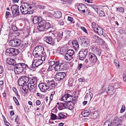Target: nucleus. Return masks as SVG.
<instances>
[{
    "label": "nucleus",
    "mask_w": 126,
    "mask_h": 126,
    "mask_svg": "<svg viewBox=\"0 0 126 126\" xmlns=\"http://www.w3.org/2000/svg\"><path fill=\"white\" fill-rule=\"evenodd\" d=\"M81 46L84 47H87L89 46V42L88 40L87 39H86L84 42L81 43Z\"/></svg>",
    "instance_id": "c756f323"
},
{
    "label": "nucleus",
    "mask_w": 126,
    "mask_h": 126,
    "mask_svg": "<svg viewBox=\"0 0 126 126\" xmlns=\"http://www.w3.org/2000/svg\"><path fill=\"white\" fill-rule=\"evenodd\" d=\"M93 52L96 55L100 56L101 54V51L100 49L94 47L93 48Z\"/></svg>",
    "instance_id": "aec40b11"
},
{
    "label": "nucleus",
    "mask_w": 126,
    "mask_h": 126,
    "mask_svg": "<svg viewBox=\"0 0 126 126\" xmlns=\"http://www.w3.org/2000/svg\"><path fill=\"white\" fill-rule=\"evenodd\" d=\"M67 19L68 21H70L71 23H74L75 22V21H73V18L72 17L68 16Z\"/></svg>",
    "instance_id": "3c124183"
},
{
    "label": "nucleus",
    "mask_w": 126,
    "mask_h": 126,
    "mask_svg": "<svg viewBox=\"0 0 126 126\" xmlns=\"http://www.w3.org/2000/svg\"><path fill=\"white\" fill-rule=\"evenodd\" d=\"M74 103L73 102L66 103V109L70 110H72L74 108Z\"/></svg>",
    "instance_id": "a878e982"
},
{
    "label": "nucleus",
    "mask_w": 126,
    "mask_h": 126,
    "mask_svg": "<svg viewBox=\"0 0 126 126\" xmlns=\"http://www.w3.org/2000/svg\"><path fill=\"white\" fill-rule=\"evenodd\" d=\"M37 85L31 84L30 86L29 90L31 92H34L37 89Z\"/></svg>",
    "instance_id": "393cba45"
},
{
    "label": "nucleus",
    "mask_w": 126,
    "mask_h": 126,
    "mask_svg": "<svg viewBox=\"0 0 126 126\" xmlns=\"http://www.w3.org/2000/svg\"><path fill=\"white\" fill-rule=\"evenodd\" d=\"M53 16L56 18H60L62 16V14L61 12L59 11H54L52 13Z\"/></svg>",
    "instance_id": "a211bd4d"
},
{
    "label": "nucleus",
    "mask_w": 126,
    "mask_h": 126,
    "mask_svg": "<svg viewBox=\"0 0 126 126\" xmlns=\"http://www.w3.org/2000/svg\"><path fill=\"white\" fill-rule=\"evenodd\" d=\"M91 6L93 8L96 12L97 13L98 11V8L96 6L94 5H91Z\"/></svg>",
    "instance_id": "864d4df0"
},
{
    "label": "nucleus",
    "mask_w": 126,
    "mask_h": 126,
    "mask_svg": "<svg viewBox=\"0 0 126 126\" xmlns=\"http://www.w3.org/2000/svg\"><path fill=\"white\" fill-rule=\"evenodd\" d=\"M66 103H61L59 105V106L58 107V109L60 110H62L66 109Z\"/></svg>",
    "instance_id": "473e14b6"
},
{
    "label": "nucleus",
    "mask_w": 126,
    "mask_h": 126,
    "mask_svg": "<svg viewBox=\"0 0 126 126\" xmlns=\"http://www.w3.org/2000/svg\"><path fill=\"white\" fill-rule=\"evenodd\" d=\"M117 9L118 12H120L122 14H123L125 11V9L122 7L118 8H117Z\"/></svg>",
    "instance_id": "37998d69"
},
{
    "label": "nucleus",
    "mask_w": 126,
    "mask_h": 126,
    "mask_svg": "<svg viewBox=\"0 0 126 126\" xmlns=\"http://www.w3.org/2000/svg\"><path fill=\"white\" fill-rule=\"evenodd\" d=\"M71 34V32L70 31H66L64 32L61 31L58 34L57 37L58 38L59 40L61 39L63 36L64 37L67 39L69 38Z\"/></svg>",
    "instance_id": "423d86ee"
},
{
    "label": "nucleus",
    "mask_w": 126,
    "mask_h": 126,
    "mask_svg": "<svg viewBox=\"0 0 126 126\" xmlns=\"http://www.w3.org/2000/svg\"><path fill=\"white\" fill-rule=\"evenodd\" d=\"M87 38L86 37H81L79 38L78 39V40L79 42L82 43L84 42Z\"/></svg>",
    "instance_id": "ea45409f"
},
{
    "label": "nucleus",
    "mask_w": 126,
    "mask_h": 126,
    "mask_svg": "<svg viewBox=\"0 0 126 126\" xmlns=\"http://www.w3.org/2000/svg\"><path fill=\"white\" fill-rule=\"evenodd\" d=\"M33 62L35 63L36 66L38 67L41 65L42 63V61L40 60L39 59L34 60Z\"/></svg>",
    "instance_id": "2f4dec72"
},
{
    "label": "nucleus",
    "mask_w": 126,
    "mask_h": 126,
    "mask_svg": "<svg viewBox=\"0 0 126 126\" xmlns=\"http://www.w3.org/2000/svg\"><path fill=\"white\" fill-rule=\"evenodd\" d=\"M24 7H26L27 10L29 8L30 9H31L32 8V7L29 4L26 2L23 3Z\"/></svg>",
    "instance_id": "49530a36"
},
{
    "label": "nucleus",
    "mask_w": 126,
    "mask_h": 126,
    "mask_svg": "<svg viewBox=\"0 0 126 126\" xmlns=\"http://www.w3.org/2000/svg\"><path fill=\"white\" fill-rule=\"evenodd\" d=\"M92 28L94 32L96 31V28L98 27V25L95 23L93 22L92 23Z\"/></svg>",
    "instance_id": "58836bf2"
},
{
    "label": "nucleus",
    "mask_w": 126,
    "mask_h": 126,
    "mask_svg": "<svg viewBox=\"0 0 126 126\" xmlns=\"http://www.w3.org/2000/svg\"><path fill=\"white\" fill-rule=\"evenodd\" d=\"M19 6L16 5H13L11 7L12 13L14 17H16L19 15Z\"/></svg>",
    "instance_id": "6e6552de"
},
{
    "label": "nucleus",
    "mask_w": 126,
    "mask_h": 126,
    "mask_svg": "<svg viewBox=\"0 0 126 126\" xmlns=\"http://www.w3.org/2000/svg\"><path fill=\"white\" fill-rule=\"evenodd\" d=\"M59 23L60 25L63 26L64 24V22L63 20H60L59 21Z\"/></svg>",
    "instance_id": "680f3d73"
},
{
    "label": "nucleus",
    "mask_w": 126,
    "mask_h": 126,
    "mask_svg": "<svg viewBox=\"0 0 126 126\" xmlns=\"http://www.w3.org/2000/svg\"><path fill=\"white\" fill-rule=\"evenodd\" d=\"M70 55L72 56V57H74L73 56L74 53V51L72 49H69L67 52Z\"/></svg>",
    "instance_id": "09e8293b"
},
{
    "label": "nucleus",
    "mask_w": 126,
    "mask_h": 126,
    "mask_svg": "<svg viewBox=\"0 0 126 126\" xmlns=\"http://www.w3.org/2000/svg\"><path fill=\"white\" fill-rule=\"evenodd\" d=\"M98 115V112L97 111H94L93 113V116L94 118H96L97 117Z\"/></svg>",
    "instance_id": "603ef678"
},
{
    "label": "nucleus",
    "mask_w": 126,
    "mask_h": 126,
    "mask_svg": "<svg viewBox=\"0 0 126 126\" xmlns=\"http://www.w3.org/2000/svg\"><path fill=\"white\" fill-rule=\"evenodd\" d=\"M83 113V115L84 117H87L88 116L90 115V112L87 111H84L82 113Z\"/></svg>",
    "instance_id": "8fccbe9b"
},
{
    "label": "nucleus",
    "mask_w": 126,
    "mask_h": 126,
    "mask_svg": "<svg viewBox=\"0 0 126 126\" xmlns=\"http://www.w3.org/2000/svg\"><path fill=\"white\" fill-rule=\"evenodd\" d=\"M20 9L21 12L23 14H27L28 13L26 7H24V5H21L20 7Z\"/></svg>",
    "instance_id": "bb28decb"
},
{
    "label": "nucleus",
    "mask_w": 126,
    "mask_h": 126,
    "mask_svg": "<svg viewBox=\"0 0 126 126\" xmlns=\"http://www.w3.org/2000/svg\"><path fill=\"white\" fill-rule=\"evenodd\" d=\"M18 85L19 86H23L24 85V84H25L22 78L20 77L18 79Z\"/></svg>",
    "instance_id": "72a5a7b5"
},
{
    "label": "nucleus",
    "mask_w": 126,
    "mask_h": 126,
    "mask_svg": "<svg viewBox=\"0 0 126 126\" xmlns=\"http://www.w3.org/2000/svg\"><path fill=\"white\" fill-rule=\"evenodd\" d=\"M41 17L38 16H35L33 17L32 20L33 23L34 24H37L40 20L41 19Z\"/></svg>",
    "instance_id": "c85d7f7f"
},
{
    "label": "nucleus",
    "mask_w": 126,
    "mask_h": 126,
    "mask_svg": "<svg viewBox=\"0 0 126 126\" xmlns=\"http://www.w3.org/2000/svg\"><path fill=\"white\" fill-rule=\"evenodd\" d=\"M18 47L19 48H20L21 49H23L24 48H25L24 46V44H21V43Z\"/></svg>",
    "instance_id": "6e6d98bb"
},
{
    "label": "nucleus",
    "mask_w": 126,
    "mask_h": 126,
    "mask_svg": "<svg viewBox=\"0 0 126 126\" xmlns=\"http://www.w3.org/2000/svg\"><path fill=\"white\" fill-rule=\"evenodd\" d=\"M45 39L46 42L49 44L53 45L55 43L54 39L52 37H46Z\"/></svg>",
    "instance_id": "dca6fc26"
},
{
    "label": "nucleus",
    "mask_w": 126,
    "mask_h": 126,
    "mask_svg": "<svg viewBox=\"0 0 126 126\" xmlns=\"http://www.w3.org/2000/svg\"><path fill=\"white\" fill-rule=\"evenodd\" d=\"M32 53L34 57L38 58L46 55L44 47L41 45L37 46L33 51Z\"/></svg>",
    "instance_id": "f03ea898"
},
{
    "label": "nucleus",
    "mask_w": 126,
    "mask_h": 126,
    "mask_svg": "<svg viewBox=\"0 0 126 126\" xmlns=\"http://www.w3.org/2000/svg\"><path fill=\"white\" fill-rule=\"evenodd\" d=\"M123 80L126 82V74L124 73L123 75Z\"/></svg>",
    "instance_id": "774afa93"
},
{
    "label": "nucleus",
    "mask_w": 126,
    "mask_h": 126,
    "mask_svg": "<svg viewBox=\"0 0 126 126\" xmlns=\"http://www.w3.org/2000/svg\"><path fill=\"white\" fill-rule=\"evenodd\" d=\"M65 59L67 60L70 61L74 58V57H72V56L66 52L64 55Z\"/></svg>",
    "instance_id": "7c9ffc66"
},
{
    "label": "nucleus",
    "mask_w": 126,
    "mask_h": 126,
    "mask_svg": "<svg viewBox=\"0 0 126 126\" xmlns=\"http://www.w3.org/2000/svg\"><path fill=\"white\" fill-rule=\"evenodd\" d=\"M30 80L28 84L29 85V83H30L32 85H37V79L36 77H32L30 78Z\"/></svg>",
    "instance_id": "6ab92c4d"
},
{
    "label": "nucleus",
    "mask_w": 126,
    "mask_h": 126,
    "mask_svg": "<svg viewBox=\"0 0 126 126\" xmlns=\"http://www.w3.org/2000/svg\"><path fill=\"white\" fill-rule=\"evenodd\" d=\"M46 81L47 82V84L48 86L49 87V90L54 88L55 87V82L54 80L50 81L48 80L47 81Z\"/></svg>",
    "instance_id": "2eb2a0df"
},
{
    "label": "nucleus",
    "mask_w": 126,
    "mask_h": 126,
    "mask_svg": "<svg viewBox=\"0 0 126 126\" xmlns=\"http://www.w3.org/2000/svg\"><path fill=\"white\" fill-rule=\"evenodd\" d=\"M21 41L19 39H14L10 40L9 42V45L12 47H17L21 43Z\"/></svg>",
    "instance_id": "1a4fd4ad"
},
{
    "label": "nucleus",
    "mask_w": 126,
    "mask_h": 126,
    "mask_svg": "<svg viewBox=\"0 0 126 126\" xmlns=\"http://www.w3.org/2000/svg\"><path fill=\"white\" fill-rule=\"evenodd\" d=\"M88 57L91 63H95L96 62L97 59L94 54L92 52H90L89 53Z\"/></svg>",
    "instance_id": "9b49d317"
},
{
    "label": "nucleus",
    "mask_w": 126,
    "mask_h": 126,
    "mask_svg": "<svg viewBox=\"0 0 126 126\" xmlns=\"http://www.w3.org/2000/svg\"><path fill=\"white\" fill-rule=\"evenodd\" d=\"M27 11L28 13H27V14H32L33 10V9H32V8L30 9V8H29L27 10Z\"/></svg>",
    "instance_id": "052dcab7"
},
{
    "label": "nucleus",
    "mask_w": 126,
    "mask_h": 126,
    "mask_svg": "<svg viewBox=\"0 0 126 126\" xmlns=\"http://www.w3.org/2000/svg\"><path fill=\"white\" fill-rule=\"evenodd\" d=\"M65 115L63 113H60L58 114L57 119L61 120L62 119H64L65 117Z\"/></svg>",
    "instance_id": "f704fd0d"
},
{
    "label": "nucleus",
    "mask_w": 126,
    "mask_h": 126,
    "mask_svg": "<svg viewBox=\"0 0 126 126\" xmlns=\"http://www.w3.org/2000/svg\"><path fill=\"white\" fill-rule=\"evenodd\" d=\"M38 86L40 91L43 92H46L47 90H49L47 83H41L39 84Z\"/></svg>",
    "instance_id": "9d476101"
},
{
    "label": "nucleus",
    "mask_w": 126,
    "mask_h": 126,
    "mask_svg": "<svg viewBox=\"0 0 126 126\" xmlns=\"http://www.w3.org/2000/svg\"><path fill=\"white\" fill-rule=\"evenodd\" d=\"M98 41H99V45H102L103 44L104 41L101 38L99 39H98Z\"/></svg>",
    "instance_id": "e2e57ef3"
},
{
    "label": "nucleus",
    "mask_w": 126,
    "mask_h": 126,
    "mask_svg": "<svg viewBox=\"0 0 126 126\" xmlns=\"http://www.w3.org/2000/svg\"><path fill=\"white\" fill-rule=\"evenodd\" d=\"M11 50V47H10L7 48L6 51V52L7 53H8L9 55L10 56Z\"/></svg>",
    "instance_id": "13d9d810"
},
{
    "label": "nucleus",
    "mask_w": 126,
    "mask_h": 126,
    "mask_svg": "<svg viewBox=\"0 0 126 126\" xmlns=\"http://www.w3.org/2000/svg\"><path fill=\"white\" fill-rule=\"evenodd\" d=\"M29 85L28 84V85H25L23 86L22 89L23 93L24 94H26L28 92L29 88Z\"/></svg>",
    "instance_id": "5701e85b"
},
{
    "label": "nucleus",
    "mask_w": 126,
    "mask_h": 126,
    "mask_svg": "<svg viewBox=\"0 0 126 126\" xmlns=\"http://www.w3.org/2000/svg\"><path fill=\"white\" fill-rule=\"evenodd\" d=\"M62 100L66 103H70L72 101H74L76 99L75 96H74L67 94H65L61 98Z\"/></svg>",
    "instance_id": "20e7f679"
},
{
    "label": "nucleus",
    "mask_w": 126,
    "mask_h": 126,
    "mask_svg": "<svg viewBox=\"0 0 126 126\" xmlns=\"http://www.w3.org/2000/svg\"><path fill=\"white\" fill-rule=\"evenodd\" d=\"M125 109L126 108L125 106L124 105H123L120 110L121 112V113L125 111Z\"/></svg>",
    "instance_id": "bf43d9fd"
},
{
    "label": "nucleus",
    "mask_w": 126,
    "mask_h": 126,
    "mask_svg": "<svg viewBox=\"0 0 126 126\" xmlns=\"http://www.w3.org/2000/svg\"><path fill=\"white\" fill-rule=\"evenodd\" d=\"M4 71V69L2 66L0 65V78H2L3 74V72Z\"/></svg>",
    "instance_id": "79ce46f5"
},
{
    "label": "nucleus",
    "mask_w": 126,
    "mask_h": 126,
    "mask_svg": "<svg viewBox=\"0 0 126 126\" xmlns=\"http://www.w3.org/2000/svg\"><path fill=\"white\" fill-rule=\"evenodd\" d=\"M13 98L16 104L17 105H19V102L16 98L14 96L13 97Z\"/></svg>",
    "instance_id": "4d7b16f0"
},
{
    "label": "nucleus",
    "mask_w": 126,
    "mask_h": 126,
    "mask_svg": "<svg viewBox=\"0 0 126 126\" xmlns=\"http://www.w3.org/2000/svg\"><path fill=\"white\" fill-rule=\"evenodd\" d=\"M115 92V90L111 86H109L108 87L106 92L108 94L111 95L113 94Z\"/></svg>",
    "instance_id": "4468645a"
},
{
    "label": "nucleus",
    "mask_w": 126,
    "mask_h": 126,
    "mask_svg": "<svg viewBox=\"0 0 126 126\" xmlns=\"http://www.w3.org/2000/svg\"><path fill=\"white\" fill-rule=\"evenodd\" d=\"M99 15L100 16L102 17L105 16V15L104 12L102 10H100L99 13Z\"/></svg>",
    "instance_id": "5fc2aeb1"
},
{
    "label": "nucleus",
    "mask_w": 126,
    "mask_h": 126,
    "mask_svg": "<svg viewBox=\"0 0 126 126\" xmlns=\"http://www.w3.org/2000/svg\"><path fill=\"white\" fill-rule=\"evenodd\" d=\"M58 61H50L49 60L48 61V63L49 65L50 66H53L54 65H55V66H56V63H57Z\"/></svg>",
    "instance_id": "a18cd8bd"
},
{
    "label": "nucleus",
    "mask_w": 126,
    "mask_h": 126,
    "mask_svg": "<svg viewBox=\"0 0 126 126\" xmlns=\"http://www.w3.org/2000/svg\"><path fill=\"white\" fill-rule=\"evenodd\" d=\"M12 29L14 31H17L18 29L16 26H13L12 27Z\"/></svg>",
    "instance_id": "0e129e2a"
},
{
    "label": "nucleus",
    "mask_w": 126,
    "mask_h": 126,
    "mask_svg": "<svg viewBox=\"0 0 126 126\" xmlns=\"http://www.w3.org/2000/svg\"><path fill=\"white\" fill-rule=\"evenodd\" d=\"M87 38L86 37H81L79 38L78 39V40L79 42L82 43L84 42Z\"/></svg>",
    "instance_id": "a19ab883"
},
{
    "label": "nucleus",
    "mask_w": 126,
    "mask_h": 126,
    "mask_svg": "<svg viewBox=\"0 0 126 126\" xmlns=\"http://www.w3.org/2000/svg\"><path fill=\"white\" fill-rule=\"evenodd\" d=\"M120 83L117 82H116L114 85L112 86L115 90V89H118L120 87Z\"/></svg>",
    "instance_id": "c03bdc74"
},
{
    "label": "nucleus",
    "mask_w": 126,
    "mask_h": 126,
    "mask_svg": "<svg viewBox=\"0 0 126 126\" xmlns=\"http://www.w3.org/2000/svg\"><path fill=\"white\" fill-rule=\"evenodd\" d=\"M96 31L95 32H97L99 35H101L103 34V30L102 28L98 26L97 27V28H96Z\"/></svg>",
    "instance_id": "cd10ccee"
},
{
    "label": "nucleus",
    "mask_w": 126,
    "mask_h": 126,
    "mask_svg": "<svg viewBox=\"0 0 126 126\" xmlns=\"http://www.w3.org/2000/svg\"><path fill=\"white\" fill-rule=\"evenodd\" d=\"M37 67L36 65V64H35V63L33 62L30 66L29 67L28 66V67L26 68V69L27 68L30 69L31 70L34 71L36 69V68Z\"/></svg>",
    "instance_id": "4be33fe9"
},
{
    "label": "nucleus",
    "mask_w": 126,
    "mask_h": 126,
    "mask_svg": "<svg viewBox=\"0 0 126 126\" xmlns=\"http://www.w3.org/2000/svg\"><path fill=\"white\" fill-rule=\"evenodd\" d=\"M6 62L8 64L10 65H15V64H16L15 63V61L14 59L9 58H7Z\"/></svg>",
    "instance_id": "b1692460"
},
{
    "label": "nucleus",
    "mask_w": 126,
    "mask_h": 126,
    "mask_svg": "<svg viewBox=\"0 0 126 126\" xmlns=\"http://www.w3.org/2000/svg\"><path fill=\"white\" fill-rule=\"evenodd\" d=\"M66 76L65 72H58L56 74L55 77V80L57 81H59L63 79Z\"/></svg>",
    "instance_id": "f8f14e48"
},
{
    "label": "nucleus",
    "mask_w": 126,
    "mask_h": 126,
    "mask_svg": "<svg viewBox=\"0 0 126 126\" xmlns=\"http://www.w3.org/2000/svg\"><path fill=\"white\" fill-rule=\"evenodd\" d=\"M80 28L81 29V30L85 33H87V30H86V29L84 27H80Z\"/></svg>",
    "instance_id": "338daca9"
},
{
    "label": "nucleus",
    "mask_w": 126,
    "mask_h": 126,
    "mask_svg": "<svg viewBox=\"0 0 126 126\" xmlns=\"http://www.w3.org/2000/svg\"><path fill=\"white\" fill-rule=\"evenodd\" d=\"M37 29L40 31H46L49 30V32H52L54 30V28L50 23L49 22H47L44 20H41L38 24Z\"/></svg>",
    "instance_id": "f257e3e1"
},
{
    "label": "nucleus",
    "mask_w": 126,
    "mask_h": 126,
    "mask_svg": "<svg viewBox=\"0 0 126 126\" xmlns=\"http://www.w3.org/2000/svg\"><path fill=\"white\" fill-rule=\"evenodd\" d=\"M13 50H14L13 51L12 56L15 57L19 54V51L18 50L14 48Z\"/></svg>",
    "instance_id": "4c0bfd02"
},
{
    "label": "nucleus",
    "mask_w": 126,
    "mask_h": 126,
    "mask_svg": "<svg viewBox=\"0 0 126 126\" xmlns=\"http://www.w3.org/2000/svg\"><path fill=\"white\" fill-rule=\"evenodd\" d=\"M50 119L52 120L57 119V116L56 114L51 113Z\"/></svg>",
    "instance_id": "de8ad7c7"
},
{
    "label": "nucleus",
    "mask_w": 126,
    "mask_h": 126,
    "mask_svg": "<svg viewBox=\"0 0 126 126\" xmlns=\"http://www.w3.org/2000/svg\"><path fill=\"white\" fill-rule=\"evenodd\" d=\"M120 118L116 117L114 120V122L115 125V126H121L122 124V117Z\"/></svg>",
    "instance_id": "f3484780"
},
{
    "label": "nucleus",
    "mask_w": 126,
    "mask_h": 126,
    "mask_svg": "<svg viewBox=\"0 0 126 126\" xmlns=\"http://www.w3.org/2000/svg\"><path fill=\"white\" fill-rule=\"evenodd\" d=\"M28 65L24 63H21L15 64L14 71L16 74H18L23 72L24 69H26Z\"/></svg>",
    "instance_id": "7ed1b4c3"
},
{
    "label": "nucleus",
    "mask_w": 126,
    "mask_h": 126,
    "mask_svg": "<svg viewBox=\"0 0 126 126\" xmlns=\"http://www.w3.org/2000/svg\"><path fill=\"white\" fill-rule=\"evenodd\" d=\"M56 66H54L55 70L57 71H60L62 69H66L67 68V64L65 63H60L58 61L56 63Z\"/></svg>",
    "instance_id": "39448f33"
},
{
    "label": "nucleus",
    "mask_w": 126,
    "mask_h": 126,
    "mask_svg": "<svg viewBox=\"0 0 126 126\" xmlns=\"http://www.w3.org/2000/svg\"><path fill=\"white\" fill-rule=\"evenodd\" d=\"M11 14V13L8 12H6V13L5 15V17L6 18H7L9 17L10 15Z\"/></svg>",
    "instance_id": "69168bd1"
},
{
    "label": "nucleus",
    "mask_w": 126,
    "mask_h": 126,
    "mask_svg": "<svg viewBox=\"0 0 126 126\" xmlns=\"http://www.w3.org/2000/svg\"><path fill=\"white\" fill-rule=\"evenodd\" d=\"M72 45L74 48L76 50H77L79 48V45L76 40H74L72 42Z\"/></svg>",
    "instance_id": "412c9836"
},
{
    "label": "nucleus",
    "mask_w": 126,
    "mask_h": 126,
    "mask_svg": "<svg viewBox=\"0 0 126 126\" xmlns=\"http://www.w3.org/2000/svg\"><path fill=\"white\" fill-rule=\"evenodd\" d=\"M21 77L23 79L25 84L27 83L30 80V79L28 77L22 76Z\"/></svg>",
    "instance_id": "c9c22d12"
},
{
    "label": "nucleus",
    "mask_w": 126,
    "mask_h": 126,
    "mask_svg": "<svg viewBox=\"0 0 126 126\" xmlns=\"http://www.w3.org/2000/svg\"><path fill=\"white\" fill-rule=\"evenodd\" d=\"M88 51L87 48H82L79 53V59L81 60H83L86 57Z\"/></svg>",
    "instance_id": "0eeeda50"
},
{
    "label": "nucleus",
    "mask_w": 126,
    "mask_h": 126,
    "mask_svg": "<svg viewBox=\"0 0 126 126\" xmlns=\"http://www.w3.org/2000/svg\"><path fill=\"white\" fill-rule=\"evenodd\" d=\"M77 8L79 12L81 13L85 12V9L87 8L86 6L82 3L79 4L78 5Z\"/></svg>",
    "instance_id": "ddd939ff"
},
{
    "label": "nucleus",
    "mask_w": 126,
    "mask_h": 126,
    "mask_svg": "<svg viewBox=\"0 0 126 126\" xmlns=\"http://www.w3.org/2000/svg\"><path fill=\"white\" fill-rule=\"evenodd\" d=\"M103 126H112L111 121L109 120H107L105 122Z\"/></svg>",
    "instance_id": "e433bc0d"
}]
</instances>
